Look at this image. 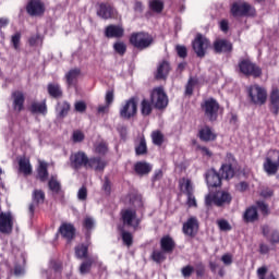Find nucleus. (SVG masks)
<instances>
[{
    "mask_svg": "<svg viewBox=\"0 0 279 279\" xmlns=\"http://www.w3.org/2000/svg\"><path fill=\"white\" fill-rule=\"evenodd\" d=\"M11 43L14 49H19V43H21V33H16L12 36Z\"/></svg>",
    "mask_w": 279,
    "mask_h": 279,
    "instance_id": "58",
    "label": "nucleus"
},
{
    "mask_svg": "<svg viewBox=\"0 0 279 279\" xmlns=\"http://www.w3.org/2000/svg\"><path fill=\"white\" fill-rule=\"evenodd\" d=\"M187 205L197 206V201L195 199V196L193 195V193L187 194Z\"/></svg>",
    "mask_w": 279,
    "mask_h": 279,
    "instance_id": "63",
    "label": "nucleus"
},
{
    "mask_svg": "<svg viewBox=\"0 0 279 279\" xmlns=\"http://www.w3.org/2000/svg\"><path fill=\"white\" fill-rule=\"evenodd\" d=\"M83 226L86 230H93L95 228V219L86 217L84 219Z\"/></svg>",
    "mask_w": 279,
    "mask_h": 279,
    "instance_id": "51",
    "label": "nucleus"
},
{
    "mask_svg": "<svg viewBox=\"0 0 279 279\" xmlns=\"http://www.w3.org/2000/svg\"><path fill=\"white\" fill-rule=\"evenodd\" d=\"M151 258H153V260H155V263H162V262L167 260V252L163 250L154 251L151 254Z\"/></svg>",
    "mask_w": 279,
    "mask_h": 279,
    "instance_id": "39",
    "label": "nucleus"
},
{
    "mask_svg": "<svg viewBox=\"0 0 279 279\" xmlns=\"http://www.w3.org/2000/svg\"><path fill=\"white\" fill-rule=\"evenodd\" d=\"M137 156H143V154H147V143L145 138H142L140 145L135 148Z\"/></svg>",
    "mask_w": 279,
    "mask_h": 279,
    "instance_id": "42",
    "label": "nucleus"
},
{
    "mask_svg": "<svg viewBox=\"0 0 279 279\" xmlns=\"http://www.w3.org/2000/svg\"><path fill=\"white\" fill-rule=\"evenodd\" d=\"M97 14L101 19H112L114 16V9L110 4H100Z\"/></svg>",
    "mask_w": 279,
    "mask_h": 279,
    "instance_id": "29",
    "label": "nucleus"
},
{
    "mask_svg": "<svg viewBox=\"0 0 279 279\" xmlns=\"http://www.w3.org/2000/svg\"><path fill=\"white\" fill-rule=\"evenodd\" d=\"M258 210H260V213H263V215H267V213H269V207L267 206V204H265V202L263 201H258L256 203Z\"/></svg>",
    "mask_w": 279,
    "mask_h": 279,
    "instance_id": "54",
    "label": "nucleus"
},
{
    "mask_svg": "<svg viewBox=\"0 0 279 279\" xmlns=\"http://www.w3.org/2000/svg\"><path fill=\"white\" fill-rule=\"evenodd\" d=\"M123 34H125V29L119 25H109L105 29V36L107 38H123Z\"/></svg>",
    "mask_w": 279,
    "mask_h": 279,
    "instance_id": "17",
    "label": "nucleus"
},
{
    "mask_svg": "<svg viewBox=\"0 0 279 279\" xmlns=\"http://www.w3.org/2000/svg\"><path fill=\"white\" fill-rule=\"evenodd\" d=\"M32 112L38 114H46L47 113V105L45 102H33L31 106Z\"/></svg>",
    "mask_w": 279,
    "mask_h": 279,
    "instance_id": "38",
    "label": "nucleus"
},
{
    "mask_svg": "<svg viewBox=\"0 0 279 279\" xmlns=\"http://www.w3.org/2000/svg\"><path fill=\"white\" fill-rule=\"evenodd\" d=\"M74 109H75L76 112H86V102L76 101L74 104Z\"/></svg>",
    "mask_w": 279,
    "mask_h": 279,
    "instance_id": "56",
    "label": "nucleus"
},
{
    "mask_svg": "<svg viewBox=\"0 0 279 279\" xmlns=\"http://www.w3.org/2000/svg\"><path fill=\"white\" fill-rule=\"evenodd\" d=\"M71 111V104H69L66 100H61L57 104L56 112H57V119H64Z\"/></svg>",
    "mask_w": 279,
    "mask_h": 279,
    "instance_id": "22",
    "label": "nucleus"
},
{
    "mask_svg": "<svg viewBox=\"0 0 279 279\" xmlns=\"http://www.w3.org/2000/svg\"><path fill=\"white\" fill-rule=\"evenodd\" d=\"M274 158H277V161H274L271 157H267L266 161L264 162V170L268 175H276L278 173V167H279V150L272 151Z\"/></svg>",
    "mask_w": 279,
    "mask_h": 279,
    "instance_id": "12",
    "label": "nucleus"
},
{
    "mask_svg": "<svg viewBox=\"0 0 279 279\" xmlns=\"http://www.w3.org/2000/svg\"><path fill=\"white\" fill-rule=\"evenodd\" d=\"M151 171V166L147 162L140 161L135 163V172L138 175H147Z\"/></svg>",
    "mask_w": 279,
    "mask_h": 279,
    "instance_id": "34",
    "label": "nucleus"
},
{
    "mask_svg": "<svg viewBox=\"0 0 279 279\" xmlns=\"http://www.w3.org/2000/svg\"><path fill=\"white\" fill-rule=\"evenodd\" d=\"M105 100L107 106H110L114 101V93L112 90L107 92Z\"/></svg>",
    "mask_w": 279,
    "mask_h": 279,
    "instance_id": "59",
    "label": "nucleus"
},
{
    "mask_svg": "<svg viewBox=\"0 0 279 279\" xmlns=\"http://www.w3.org/2000/svg\"><path fill=\"white\" fill-rule=\"evenodd\" d=\"M150 8L151 10H154V12H162L165 4L160 0H153L150 2Z\"/></svg>",
    "mask_w": 279,
    "mask_h": 279,
    "instance_id": "46",
    "label": "nucleus"
},
{
    "mask_svg": "<svg viewBox=\"0 0 279 279\" xmlns=\"http://www.w3.org/2000/svg\"><path fill=\"white\" fill-rule=\"evenodd\" d=\"M113 49L119 56H123L128 49V47L123 44V41H118L113 45Z\"/></svg>",
    "mask_w": 279,
    "mask_h": 279,
    "instance_id": "45",
    "label": "nucleus"
},
{
    "mask_svg": "<svg viewBox=\"0 0 279 279\" xmlns=\"http://www.w3.org/2000/svg\"><path fill=\"white\" fill-rule=\"evenodd\" d=\"M248 99L255 106H264L267 102V89L259 85H252L247 88Z\"/></svg>",
    "mask_w": 279,
    "mask_h": 279,
    "instance_id": "3",
    "label": "nucleus"
},
{
    "mask_svg": "<svg viewBox=\"0 0 279 279\" xmlns=\"http://www.w3.org/2000/svg\"><path fill=\"white\" fill-rule=\"evenodd\" d=\"M20 171L24 173V175L32 174V163H29V159L23 157L19 161Z\"/></svg>",
    "mask_w": 279,
    "mask_h": 279,
    "instance_id": "33",
    "label": "nucleus"
},
{
    "mask_svg": "<svg viewBox=\"0 0 279 279\" xmlns=\"http://www.w3.org/2000/svg\"><path fill=\"white\" fill-rule=\"evenodd\" d=\"M214 49L216 53L232 51V44H230L228 40H217L214 44Z\"/></svg>",
    "mask_w": 279,
    "mask_h": 279,
    "instance_id": "28",
    "label": "nucleus"
},
{
    "mask_svg": "<svg viewBox=\"0 0 279 279\" xmlns=\"http://www.w3.org/2000/svg\"><path fill=\"white\" fill-rule=\"evenodd\" d=\"M48 186L50 189V191H53V193H58V191H60V182H58V180H56V178H51Z\"/></svg>",
    "mask_w": 279,
    "mask_h": 279,
    "instance_id": "47",
    "label": "nucleus"
},
{
    "mask_svg": "<svg viewBox=\"0 0 279 279\" xmlns=\"http://www.w3.org/2000/svg\"><path fill=\"white\" fill-rule=\"evenodd\" d=\"M75 254L76 258H86V255L88 254V246L80 244L75 247Z\"/></svg>",
    "mask_w": 279,
    "mask_h": 279,
    "instance_id": "40",
    "label": "nucleus"
},
{
    "mask_svg": "<svg viewBox=\"0 0 279 279\" xmlns=\"http://www.w3.org/2000/svg\"><path fill=\"white\" fill-rule=\"evenodd\" d=\"M262 230H263L264 236H266V239H268V241H269V243H271V245H278V243H279L278 231H271V229H269L268 226H263ZM269 232H271V235H268Z\"/></svg>",
    "mask_w": 279,
    "mask_h": 279,
    "instance_id": "26",
    "label": "nucleus"
},
{
    "mask_svg": "<svg viewBox=\"0 0 279 279\" xmlns=\"http://www.w3.org/2000/svg\"><path fill=\"white\" fill-rule=\"evenodd\" d=\"M182 274L184 276V278H189L191 276V274H193V267L191 266H186L182 269Z\"/></svg>",
    "mask_w": 279,
    "mask_h": 279,
    "instance_id": "64",
    "label": "nucleus"
},
{
    "mask_svg": "<svg viewBox=\"0 0 279 279\" xmlns=\"http://www.w3.org/2000/svg\"><path fill=\"white\" fill-rule=\"evenodd\" d=\"M239 71L243 75H252L253 77H260L263 73L260 68L247 59H243L239 62Z\"/></svg>",
    "mask_w": 279,
    "mask_h": 279,
    "instance_id": "6",
    "label": "nucleus"
},
{
    "mask_svg": "<svg viewBox=\"0 0 279 279\" xmlns=\"http://www.w3.org/2000/svg\"><path fill=\"white\" fill-rule=\"evenodd\" d=\"M232 202V195L226 191H218L216 193H209L205 197L206 206L215 204V206H228Z\"/></svg>",
    "mask_w": 279,
    "mask_h": 279,
    "instance_id": "2",
    "label": "nucleus"
},
{
    "mask_svg": "<svg viewBox=\"0 0 279 279\" xmlns=\"http://www.w3.org/2000/svg\"><path fill=\"white\" fill-rule=\"evenodd\" d=\"M254 7H252L250 3L240 0L234 2L231 5V14L232 16H254L255 14Z\"/></svg>",
    "mask_w": 279,
    "mask_h": 279,
    "instance_id": "4",
    "label": "nucleus"
},
{
    "mask_svg": "<svg viewBox=\"0 0 279 279\" xmlns=\"http://www.w3.org/2000/svg\"><path fill=\"white\" fill-rule=\"evenodd\" d=\"M122 221L124 226L134 229L138 228V223H141V220L136 217V211L132 209L122 210Z\"/></svg>",
    "mask_w": 279,
    "mask_h": 279,
    "instance_id": "10",
    "label": "nucleus"
},
{
    "mask_svg": "<svg viewBox=\"0 0 279 279\" xmlns=\"http://www.w3.org/2000/svg\"><path fill=\"white\" fill-rule=\"evenodd\" d=\"M210 47V40L206 36L198 34L193 41V50L198 58H204Z\"/></svg>",
    "mask_w": 279,
    "mask_h": 279,
    "instance_id": "5",
    "label": "nucleus"
},
{
    "mask_svg": "<svg viewBox=\"0 0 279 279\" xmlns=\"http://www.w3.org/2000/svg\"><path fill=\"white\" fill-rule=\"evenodd\" d=\"M221 260H222L223 265L230 266V265H232V255L225 254V255H222Z\"/></svg>",
    "mask_w": 279,
    "mask_h": 279,
    "instance_id": "62",
    "label": "nucleus"
},
{
    "mask_svg": "<svg viewBox=\"0 0 279 279\" xmlns=\"http://www.w3.org/2000/svg\"><path fill=\"white\" fill-rule=\"evenodd\" d=\"M177 53L180 58H186V47L177 46Z\"/></svg>",
    "mask_w": 279,
    "mask_h": 279,
    "instance_id": "61",
    "label": "nucleus"
},
{
    "mask_svg": "<svg viewBox=\"0 0 279 279\" xmlns=\"http://www.w3.org/2000/svg\"><path fill=\"white\" fill-rule=\"evenodd\" d=\"M222 178H223V174L219 175V173H217L215 171V169H210L206 173L207 185L211 186V187L221 186V179Z\"/></svg>",
    "mask_w": 279,
    "mask_h": 279,
    "instance_id": "16",
    "label": "nucleus"
},
{
    "mask_svg": "<svg viewBox=\"0 0 279 279\" xmlns=\"http://www.w3.org/2000/svg\"><path fill=\"white\" fill-rule=\"evenodd\" d=\"M12 101L15 112H21L25 105V95H23L22 92H13Z\"/></svg>",
    "mask_w": 279,
    "mask_h": 279,
    "instance_id": "19",
    "label": "nucleus"
},
{
    "mask_svg": "<svg viewBox=\"0 0 279 279\" xmlns=\"http://www.w3.org/2000/svg\"><path fill=\"white\" fill-rule=\"evenodd\" d=\"M122 240H123L124 245L130 247L133 243L132 233L123 231L122 232Z\"/></svg>",
    "mask_w": 279,
    "mask_h": 279,
    "instance_id": "49",
    "label": "nucleus"
},
{
    "mask_svg": "<svg viewBox=\"0 0 279 279\" xmlns=\"http://www.w3.org/2000/svg\"><path fill=\"white\" fill-rule=\"evenodd\" d=\"M82 71L77 68L70 70L65 74V82L68 84V87L71 88V86H75L77 84V80L81 75Z\"/></svg>",
    "mask_w": 279,
    "mask_h": 279,
    "instance_id": "23",
    "label": "nucleus"
},
{
    "mask_svg": "<svg viewBox=\"0 0 279 279\" xmlns=\"http://www.w3.org/2000/svg\"><path fill=\"white\" fill-rule=\"evenodd\" d=\"M137 111L138 102L136 101V98H131L126 100L120 108V117L122 119H132V117H136Z\"/></svg>",
    "mask_w": 279,
    "mask_h": 279,
    "instance_id": "7",
    "label": "nucleus"
},
{
    "mask_svg": "<svg viewBox=\"0 0 279 279\" xmlns=\"http://www.w3.org/2000/svg\"><path fill=\"white\" fill-rule=\"evenodd\" d=\"M199 138L201 141H205L206 143H208V141H215V138H217V135L209 126H204L199 130Z\"/></svg>",
    "mask_w": 279,
    "mask_h": 279,
    "instance_id": "30",
    "label": "nucleus"
},
{
    "mask_svg": "<svg viewBox=\"0 0 279 279\" xmlns=\"http://www.w3.org/2000/svg\"><path fill=\"white\" fill-rule=\"evenodd\" d=\"M151 138H153L154 145H162L165 141V135H162L160 131H154L151 133Z\"/></svg>",
    "mask_w": 279,
    "mask_h": 279,
    "instance_id": "41",
    "label": "nucleus"
},
{
    "mask_svg": "<svg viewBox=\"0 0 279 279\" xmlns=\"http://www.w3.org/2000/svg\"><path fill=\"white\" fill-rule=\"evenodd\" d=\"M44 203H45V192H43L41 190H35L33 192V202L28 207L31 215H34V210H36V207L39 204H44Z\"/></svg>",
    "mask_w": 279,
    "mask_h": 279,
    "instance_id": "18",
    "label": "nucleus"
},
{
    "mask_svg": "<svg viewBox=\"0 0 279 279\" xmlns=\"http://www.w3.org/2000/svg\"><path fill=\"white\" fill-rule=\"evenodd\" d=\"M102 190L106 193V195H110L111 185H110V180H108V178L105 179Z\"/></svg>",
    "mask_w": 279,
    "mask_h": 279,
    "instance_id": "60",
    "label": "nucleus"
},
{
    "mask_svg": "<svg viewBox=\"0 0 279 279\" xmlns=\"http://www.w3.org/2000/svg\"><path fill=\"white\" fill-rule=\"evenodd\" d=\"M258 219V211L256 207L247 208L244 213V220L247 222L256 221Z\"/></svg>",
    "mask_w": 279,
    "mask_h": 279,
    "instance_id": "37",
    "label": "nucleus"
},
{
    "mask_svg": "<svg viewBox=\"0 0 279 279\" xmlns=\"http://www.w3.org/2000/svg\"><path fill=\"white\" fill-rule=\"evenodd\" d=\"M29 46L36 47L37 45H40L43 43V39L40 38V35H34L29 38Z\"/></svg>",
    "mask_w": 279,
    "mask_h": 279,
    "instance_id": "53",
    "label": "nucleus"
},
{
    "mask_svg": "<svg viewBox=\"0 0 279 279\" xmlns=\"http://www.w3.org/2000/svg\"><path fill=\"white\" fill-rule=\"evenodd\" d=\"M77 197L81 202L86 201V197H88V191L85 186L81 187L77 192Z\"/></svg>",
    "mask_w": 279,
    "mask_h": 279,
    "instance_id": "52",
    "label": "nucleus"
},
{
    "mask_svg": "<svg viewBox=\"0 0 279 279\" xmlns=\"http://www.w3.org/2000/svg\"><path fill=\"white\" fill-rule=\"evenodd\" d=\"M93 266V260L88 259L86 262H84L81 267H80V271L81 274H88V271H90V267Z\"/></svg>",
    "mask_w": 279,
    "mask_h": 279,
    "instance_id": "48",
    "label": "nucleus"
},
{
    "mask_svg": "<svg viewBox=\"0 0 279 279\" xmlns=\"http://www.w3.org/2000/svg\"><path fill=\"white\" fill-rule=\"evenodd\" d=\"M130 43L133 47L143 51L144 49H149V47L154 45V36L145 32L133 33Z\"/></svg>",
    "mask_w": 279,
    "mask_h": 279,
    "instance_id": "1",
    "label": "nucleus"
},
{
    "mask_svg": "<svg viewBox=\"0 0 279 279\" xmlns=\"http://www.w3.org/2000/svg\"><path fill=\"white\" fill-rule=\"evenodd\" d=\"M72 140L74 141V143H82V141H84V133H82L81 131H74Z\"/></svg>",
    "mask_w": 279,
    "mask_h": 279,
    "instance_id": "55",
    "label": "nucleus"
},
{
    "mask_svg": "<svg viewBox=\"0 0 279 279\" xmlns=\"http://www.w3.org/2000/svg\"><path fill=\"white\" fill-rule=\"evenodd\" d=\"M160 247L167 254H171V252H173V250L175 247V242L173 241V239L171 236L165 235L160 240Z\"/></svg>",
    "mask_w": 279,
    "mask_h": 279,
    "instance_id": "24",
    "label": "nucleus"
},
{
    "mask_svg": "<svg viewBox=\"0 0 279 279\" xmlns=\"http://www.w3.org/2000/svg\"><path fill=\"white\" fill-rule=\"evenodd\" d=\"M218 228L222 230L223 232H228V230H232V227L230 226V222L227 220H218Z\"/></svg>",
    "mask_w": 279,
    "mask_h": 279,
    "instance_id": "50",
    "label": "nucleus"
},
{
    "mask_svg": "<svg viewBox=\"0 0 279 279\" xmlns=\"http://www.w3.org/2000/svg\"><path fill=\"white\" fill-rule=\"evenodd\" d=\"M59 232L66 241H73V239H75V227L71 223H63L59 228Z\"/></svg>",
    "mask_w": 279,
    "mask_h": 279,
    "instance_id": "20",
    "label": "nucleus"
},
{
    "mask_svg": "<svg viewBox=\"0 0 279 279\" xmlns=\"http://www.w3.org/2000/svg\"><path fill=\"white\" fill-rule=\"evenodd\" d=\"M227 159L229 163L221 166L220 173H222V179L230 180L234 178V169H232V162H234V156L232 154H227Z\"/></svg>",
    "mask_w": 279,
    "mask_h": 279,
    "instance_id": "15",
    "label": "nucleus"
},
{
    "mask_svg": "<svg viewBox=\"0 0 279 279\" xmlns=\"http://www.w3.org/2000/svg\"><path fill=\"white\" fill-rule=\"evenodd\" d=\"M47 89L50 97H54V98L62 97V88L60 87V84L49 83Z\"/></svg>",
    "mask_w": 279,
    "mask_h": 279,
    "instance_id": "32",
    "label": "nucleus"
},
{
    "mask_svg": "<svg viewBox=\"0 0 279 279\" xmlns=\"http://www.w3.org/2000/svg\"><path fill=\"white\" fill-rule=\"evenodd\" d=\"M94 169V171H104L106 169V161H104L101 158H90L87 161V169Z\"/></svg>",
    "mask_w": 279,
    "mask_h": 279,
    "instance_id": "25",
    "label": "nucleus"
},
{
    "mask_svg": "<svg viewBox=\"0 0 279 279\" xmlns=\"http://www.w3.org/2000/svg\"><path fill=\"white\" fill-rule=\"evenodd\" d=\"M198 223L197 218L192 217L183 225V233L187 236H193L197 232Z\"/></svg>",
    "mask_w": 279,
    "mask_h": 279,
    "instance_id": "21",
    "label": "nucleus"
},
{
    "mask_svg": "<svg viewBox=\"0 0 279 279\" xmlns=\"http://www.w3.org/2000/svg\"><path fill=\"white\" fill-rule=\"evenodd\" d=\"M179 186L182 193H185L186 195H191V193H193V183H191V180L189 179H181L179 181Z\"/></svg>",
    "mask_w": 279,
    "mask_h": 279,
    "instance_id": "35",
    "label": "nucleus"
},
{
    "mask_svg": "<svg viewBox=\"0 0 279 279\" xmlns=\"http://www.w3.org/2000/svg\"><path fill=\"white\" fill-rule=\"evenodd\" d=\"M169 62L167 61H162L159 66L157 68V80H165V77H167V75H169Z\"/></svg>",
    "mask_w": 279,
    "mask_h": 279,
    "instance_id": "31",
    "label": "nucleus"
},
{
    "mask_svg": "<svg viewBox=\"0 0 279 279\" xmlns=\"http://www.w3.org/2000/svg\"><path fill=\"white\" fill-rule=\"evenodd\" d=\"M142 114L147 117L148 114H151V104L149 100L144 99L142 101Z\"/></svg>",
    "mask_w": 279,
    "mask_h": 279,
    "instance_id": "43",
    "label": "nucleus"
},
{
    "mask_svg": "<svg viewBox=\"0 0 279 279\" xmlns=\"http://www.w3.org/2000/svg\"><path fill=\"white\" fill-rule=\"evenodd\" d=\"M47 162L39 160V167L37 169L38 178L41 182H46L47 178H49V172H47Z\"/></svg>",
    "mask_w": 279,
    "mask_h": 279,
    "instance_id": "36",
    "label": "nucleus"
},
{
    "mask_svg": "<svg viewBox=\"0 0 279 279\" xmlns=\"http://www.w3.org/2000/svg\"><path fill=\"white\" fill-rule=\"evenodd\" d=\"M151 104L153 106H155V108H158L159 110L162 108H167V105L169 104V99L167 98V94H165V89L159 87L153 90Z\"/></svg>",
    "mask_w": 279,
    "mask_h": 279,
    "instance_id": "9",
    "label": "nucleus"
},
{
    "mask_svg": "<svg viewBox=\"0 0 279 279\" xmlns=\"http://www.w3.org/2000/svg\"><path fill=\"white\" fill-rule=\"evenodd\" d=\"M202 109L209 121H217V114L219 112V102H217V100L213 98L205 100L202 105Z\"/></svg>",
    "mask_w": 279,
    "mask_h": 279,
    "instance_id": "8",
    "label": "nucleus"
},
{
    "mask_svg": "<svg viewBox=\"0 0 279 279\" xmlns=\"http://www.w3.org/2000/svg\"><path fill=\"white\" fill-rule=\"evenodd\" d=\"M130 202L132 206H134V208H142L143 206V198L141 197V195L131 196Z\"/></svg>",
    "mask_w": 279,
    "mask_h": 279,
    "instance_id": "44",
    "label": "nucleus"
},
{
    "mask_svg": "<svg viewBox=\"0 0 279 279\" xmlns=\"http://www.w3.org/2000/svg\"><path fill=\"white\" fill-rule=\"evenodd\" d=\"M270 104H271V111L274 114H278L279 111V89L274 87L270 92Z\"/></svg>",
    "mask_w": 279,
    "mask_h": 279,
    "instance_id": "27",
    "label": "nucleus"
},
{
    "mask_svg": "<svg viewBox=\"0 0 279 279\" xmlns=\"http://www.w3.org/2000/svg\"><path fill=\"white\" fill-rule=\"evenodd\" d=\"M14 226V217L10 213L0 214V232L2 234H10L12 227Z\"/></svg>",
    "mask_w": 279,
    "mask_h": 279,
    "instance_id": "11",
    "label": "nucleus"
},
{
    "mask_svg": "<svg viewBox=\"0 0 279 279\" xmlns=\"http://www.w3.org/2000/svg\"><path fill=\"white\" fill-rule=\"evenodd\" d=\"M26 11L31 16H43L45 14V4L40 0H31Z\"/></svg>",
    "mask_w": 279,
    "mask_h": 279,
    "instance_id": "14",
    "label": "nucleus"
},
{
    "mask_svg": "<svg viewBox=\"0 0 279 279\" xmlns=\"http://www.w3.org/2000/svg\"><path fill=\"white\" fill-rule=\"evenodd\" d=\"M96 151L97 154H106V151H108V145L105 142H100L96 146Z\"/></svg>",
    "mask_w": 279,
    "mask_h": 279,
    "instance_id": "57",
    "label": "nucleus"
},
{
    "mask_svg": "<svg viewBox=\"0 0 279 279\" xmlns=\"http://www.w3.org/2000/svg\"><path fill=\"white\" fill-rule=\"evenodd\" d=\"M70 160L74 169H80L82 167H85V169H88V157L83 151H78L71 155Z\"/></svg>",
    "mask_w": 279,
    "mask_h": 279,
    "instance_id": "13",
    "label": "nucleus"
}]
</instances>
